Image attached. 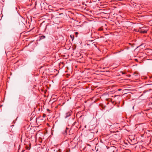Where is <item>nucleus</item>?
<instances>
[{
    "label": "nucleus",
    "instance_id": "nucleus-2",
    "mask_svg": "<svg viewBox=\"0 0 152 152\" xmlns=\"http://www.w3.org/2000/svg\"><path fill=\"white\" fill-rule=\"evenodd\" d=\"M148 30V27H142L140 28L138 30V31L142 33H145L147 32Z\"/></svg>",
    "mask_w": 152,
    "mask_h": 152
},
{
    "label": "nucleus",
    "instance_id": "nucleus-5",
    "mask_svg": "<svg viewBox=\"0 0 152 152\" xmlns=\"http://www.w3.org/2000/svg\"><path fill=\"white\" fill-rule=\"evenodd\" d=\"M70 37L71 38L72 40H73L74 39V36L73 35H70Z\"/></svg>",
    "mask_w": 152,
    "mask_h": 152
},
{
    "label": "nucleus",
    "instance_id": "nucleus-8",
    "mask_svg": "<svg viewBox=\"0 0 152 152\" xmlns=\"http://www.w3.org/2000/svg\"><path fill=\"white\" fill-rule=\"evenodd\" d=\"M122 74H125V73L124 72H122Z\"/></svg>",
    "mask_w": 152,
    "mask_h": 152
},
{
    "label": "nucleus",
    "instance_id": "nucleus-1",
    "mask_svg": "<svg viewBox=\"0 0 152 152\" xmlns=\"http://www.w3.org/2000/svg\"><path fill=\"white\" fill-rule=\"evenodd\" d=\"M25 97L23 96L20 95L19 98L18 102L19 103L21 104H25Z\"/></svg>",
    "mask_w": 152,
    "mask_h": 152
},
{
    "label": "nucleus",
    "instance_id": "nucleus-9",
    "mask_svg": "<svg viewBox=\"0 0 152 152\" xmlns=\"http://www.w3.org/2000/svg\"><path fill=\"white\" fill-rule=\"evenodd\" d=\"M121 90V89H119L118 90V91H120Z\"/></svg>",
    "mask_w": 152,
    "mask_h": 152
},
{
    "label": "nucleus",
    "instance_id": "nucleus-4",
    "mask_svg": "<svg viewBox=\"0 0 152 152\" xmlns=\"http://www.w3.org/2000/svg\"><path fill=\"white\" fill-rule=\"evenodd\" d=\"M69 130V128H66V130H65V131H64V135H66L67 134V130Z\"/></svg>",
    "mask_w": 152,
    "mask_h": 152
},
{
    "label": "nucleus",
    "instance_id": "nucleus-10",
    "mask_svg": "<svg viewBox=\"0 0 152 152\" xmlns=\"http://www.w3.org/2000/svg\"><path fill=\"white\" fill-rule=\"evenodd\" d=\"M48 110V111H49V109H48V110Z\"/></svg>",
    "mask_w": 152,
    "mask_h": 152
},
{
    "label": "nucleus",
    "instance_id": "nucleus-6",
    "mask_svg": "<svg viewBox=\"0 0 152 152\" xmlns=\"http://www.w3.org/2000/svg\"><path fill=\"white\" fill-rule=\"evenodd\" d=\"M99 31H102L103 30V28L102 27H100L98 29Z\"/></svg>",
    "mask_w": 152,
    "mask_h": 152
},
{
    "label": "nucleus",
    "instance_id": "nucleus-7",
    "mask_svg": "<svg viewBox=\"0 0 152 152\" xmlns=\"http://www.w3.org/2000/svg\"><path fill=\"white\" fill-rule=\"evenodd\" d=\"M45 36L43 35V36H41L40 37V38L41 39H43L45 38Z\"/></svg>",
    "mask_w": 152,
    "mask_h": 152
},
{
    "label": "nucleus",
    "instance_id": "nucleus-3",
    "mask_svg": "<svg viewBox=\"0 0 152 152\" xmlns=\"http://www.w3.org/2000/svg\"><path fill=\"white\" fill-rule=\"evenodd\" d=\"M70 115H71V113H70L68 112V113H66V116H65V118H66L70 116Z\"/></svg>",
    "mask_w": 152,
    "mask_h": 152
}]
</instances>
